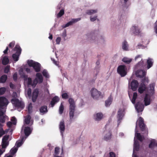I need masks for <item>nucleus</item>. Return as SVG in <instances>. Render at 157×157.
<instances>
[{
  "mask_svg": "<svg viewBox=\"0 0 157 157\" xmlns=\"http://www.w3.org/2000/svg\"><path fill=\"white\" fill-rule=\"evenodd\" d=\"M147 89L144 83H142L141 84L138 88V92L140 94L143 93Z\"/></svg>",
  "mask_w": 157,
  "mask_h": 157,
  "instance_id": "nucleus-25",
  "label": "nucleus"
},
{
  "mask_svg": "<svg viewBox=\"0 0 157 157\" xmlns=\"http://www.w3.org/2000/svg\"><path fill=\"white\" fill-rule=\"evenodd\" d=\"M98 11L97 9L89 10L86 11V13L88 15H91L97 13L98 12Z\"/></svg>",
  "mask_w": 157,
  "mask_h": 157,
  "instance_id": "nucleus-33",
  "label": "nucleus"
},
{
  "mask_svg": "<svg viewBox=\"0 0 157 157\" xmlns=\"http://www.w3.org/2000/svg\"><path fill=\"white\" fill-rule=\"evenodd\" d=\"M135 61L140 60V62L135 65L134 67L135 70L136 71L137 69H142L144 67V61L141 58V55H139L136 56L135 57Z\"/></svg>",
  "mask_w": 157,
  "mask_h": 157,
  "instance_id": "nucleus-8",
  "label": "nucleus"
},
{
  "mask_svg": "<svg viewBox=\"0 0 157 157\" xmlns=\"http://www.w3.org/2000/svg\"><path fill=\"white\" fill-rule=\"evenodd\" d=\"M15 44V42L13 41L12 42L10 43L9 44V47L12 48L13 47Z\"/></svg>",
  "mask_w": 157,
  "mask_h": 157,
  "instance_id": "nucleus-56",
  "label": "nucleus"
},
{
  "mask_svg": "<svg viewBox=\"0 0 157 157\" xmlns=\"http://www.w3.org/2000/svg\"><path fill=\"white\" fill-rule=\"evenodd\" d=\"M122 48L123 50L125 51L128 50V45L127 42L126 41H124L122 43Z\"/></svg>",
  "mask_w": 157,
  "mask_h": 157,
  "instance_id": "nucleus-36",
  "label": "nucleus"
},
{
  "mask_svg": "<svg viewBox=\"0 0 157 157\" xmlns=\"http://www.w3.org/2000/svg\"><path fill=\"white\" fill-rule=\"evenodd\" d=\"M130 86L132 90L134 91L136 90L138 87L139 83L136 80H133L131 82Z\"/></svg>",
  "mask_w": 157,
  "mask_h": 157,
  "instance_id": "nucleus-16",
  "label": "nucleus"
},
{
  "mask_svg": "<svg viewBox=\"0 0 157 157\" xmlns=\"http://www.w3.org/2000/svg\"><path fill=\"white\" fill-rule=\"evenodd\" d=\"M10 70V66H8L5 68L4 72L5 73H7L9 72Z\"/></svg>",
  "mask_w": 157,
  "mask_h": 157,
  "instance_id": "nucleus-52",
  "label": "nucleus"
},
{
  "mask_svg": "<svg viewBox=\"0 0 157 157\" xmlns=\"http://www.w3.org/2000/svg\"><path fill=\"white\" fill-rule=\"evenodd\" d=\"M31 93V90L30 88H29L27 90V94L29 97H30Z\"/></svg>",
  "mask_w": 157,
  "mask_h": 157,
  "instance_id": "nucleus-54",
  "label": "nucleus"
},
{
  "mask_svg": "<svg viewBox=\"0 0 157 157\" xmlns=\"http://www.w3.org/2000/svg\"><path fill=\"white\" fill-rule=\"evenodd\" d=\"M63 153L62 150H60L58 147H56L55 148L54 153L53 155H61Z\"/></svg>",
  "mask_w": 157,
  "mask_h": 157,
  "instance_id": "nucleus-26",
  "label": "nucleus"
},
{
  "mask_svg": "<svg viewBox=\"0 0 157 157\" xmlns=\"http://www.w3.org/2000/svg\"><path fill=\"white\" fill-rule=\"evenodd\" d=\"M137 127V124H136V126L135 136H136L137 139H138L139 140H140L141 141H142L144 139V137L141 136L140 133L137 132H138V131H137L136 130Z\"/></svg>",
  "mask_w": 157,
  "mask_h": 157,
  "instance_id": "nucleus-27",
  "label": "nucleus"
},
{
  "mask_svg": "<svg viewBox=\"0 0 157 157\" xmlns=\"http://www.w3.org/2000/svg\"><path fill=\"white\" fill-rule=\"evenodd\" d=\"M90 20L91 22L97 20H98V19L97 18V16L96 15H95L94 16H91L90 17Z\"/></svg>",
  "mask_w": 157,
  "mask_h": 157,
  "instance_id": "nucleus-45",
  "label": "nucleus"
},
{
  "mask_svg": "<svg viewBox=\"0 0 157 157\" xmlns=\"http://www.w3.org/2000/svg\"><path fill=\"white\" fill-rule=\"evenodd\" d=\"M8 49V47H7L6 49L3 51L4 53V54L7 53Z\"/></svg>",
  "mask_w": 157,
  "mask_h": 157,
  "instance_id": "nucleus-63",
  "label": "nucleus"
},
{
  "mask_svg": "<svg viewBox=\"0 0 157 157\" xmlns=\"http://www.w3.org/2000/svg\"><path fill=\"white\" fill-rule=\"evenodd\" d=\"M119 136L121 137H122L124 136V134L123 132H120L119 134Z\"/></svg>",
  "mask_w": 157,
  "mask_h": 157,
  "instance_id": "nucleus-64",
  "label": "nucleus"
},
{
  "mask_svg": "<svg viewBox=\"0 0 157 157\" xmlns=\"http://www.w3.org/2000/svg\"><path fill=\"white\" fill-rule=\"evenodd\" d=\"M7 132L8 130L4 131L2 128H0V137L6 133H7Z\"/></svg>",
  "mask_w": 157,
  "mask_h": 157,
  "instance_id": "nucleus-47",
  "label": "nucleus"
},
{
  "mask_svg": "<svg viewBox=\"0 0 157 157\" xmlns=\"http://www.w3.org/2000/svg\"><path fill=\"white\" fill-rule=\"evenodd\" d=\"M42 74L46 78H48L49 77L47 71L45 70H44L43 71Z\"/></svg>",
  "mask_w": 157,
  "mask_h": 157,
  "instance_id": "nucleus-46",
  "label": "nucleus"
},
{
  "mask_svg": "<svg viewBox=\"0 0 157 157\" xmlns=\"http://www.w3.org/2000/svg\"><path fill=\"white\" fill-rule=\"evenodd\" d=\"M131 30L134 34L136 35H139L141 32L139 26L136 25H133L131 28Z\"/></svg>",
  "mask_w": 157,
  "mask_h": 157,
  "instance_id": "nucleus-13",
  "label": "nucleus"
},
{
  "mask_svg": "<svg viewBox=\"0 0 157 157\" xmlns=\"http://www.w3.org/2000/svg\"><path fill=\"white\" fill-rule=\"evenodd\" d=\"M124 114V109L123 108L120 109L118 112L117 118H118L119 121L120 119H122Z\"/></svg>",
  "mask_w": 157,
  "mask_h": 157,
  "instance_id": "nucleus-22",
  "label": "nucleus"
},
{
  "mask_svg": "<svg viewBox=\"0 0 157 157\" xmlns=\"http://www.w3.org/2000/svg\"><path fill=\"white\" fill-rule=\"evenodd\" d=\"M139 123V125L140 128L143 130V129H145V125L144 124L143 120V118L140 117L137 121L136 123Z\"/></svg>",
  "mask_w": 157,
  "mask_h": 157,
  "instance_id": "nucleus-24",
  "label": "nucleus"
},
{
  "mask_svg": "<svg viewBox=\"0 0 157 157\" xmlns=\"http://www.w3.org/2000/svg\"><path fill=\"white\" fill-rule=\"evenodd\" d=\"M53 61L54 63L57 66H58V63L56 61H55L54 59H51Z\"/></svg>",
  "mask_w": 157,
  "mask_h": 157,
  "instance_id": "nucleus-59",
  "label": "nucleus"
},
{
  "mask_svg": "<svg viewBox=\"0 0 157 157\" xmlns=\"http://www.w3.org/2000/svg\"><path fill=\"white\" fill-rule=\"evenodd\" d=\"M137 97V93L134 92L133 94V97L131 100L132 103L134 104L135 103V101Z\"/></svg>",
  "mask_w": 157,
  "mask_h": 157,
  "instance_id": "nucleus-38",
  "label": "nucleus"
},
{
  "mask_svg": "<svg viewBox=\"0 0 157 157\" xmlns=\"http://www.w3.org/2000/svg\"><path fill=\"white\" fill-rule=\"evenodd\" d=\"M17 73H15L13 75V78L14 80H17Z\"/></svg>",
  "mask_w": 157,
  "mask_h": 157,
  "instance_id": "nucleus-55",
  "label": "nucleus"
},
{
  "mask_svg": "<svg viewBox=\"0 0 157 157\" xmlns=\"http://www.w3.org/2000/svg\"><path fill=\"white\" fill-rule=\"evenodd\" d=\"M154 30L155 33L157 34V20L154 24Z\"/></svg>",
  "mask_w": 157,
  "mask_h": 157,
  "instance_id": "nucleus-51",
  "label": "nucleus"
},
{
  "mask_svg": "<svg viewBox=\"0 0 157 157\" xmlns=\"http://www.w3.org/2000/svg\"><path fill=\"white\" fill-rule=\"evenodd\" d=\"M134 141L133 152L132 157H137L136 155H134V153L135 151H137L139 150V145L138 144V141H136L135 140V139H134Z\"/></svg>",
  "mask_w": 157,
  "mask_h": 157,
  "instance_id": "nucleus-20",
  "label": "nucleus"
},
{
  "mask_svg": "<svg viewBox=\"0 0 157 157\" xmlns=\"http://www.w3.org/2000/svg\"><path fill=\"white\" fill-rule=\"evenodd\" d=\"M155 10L152 9L151 10L150 13V16L152 18H153L155 15Z\"/></svg>",
  "mask_w": 157,
  "mask_h": 157,
  "instance_id": "nucleus-44",
  "label": "nucleus"
},
{
  "mask_svg": "<svg viewBox=\"0 0 157 157\" xmlns=\"http://www.w3.org/2000/svg\"><path fill=\"white\" fill-rule=\"evenodd\" d=\"M59 101V98L58 96H55L54 97L51 102V105L52 107H53L55 104L58 102Z\"/></svg>",
  "mask_w": 157,
  "mask_h": 157,
  "instance_id": "nucleus-30",
  "label": "nucleus"
},
{
  "mask_svg": "<svg viewBox=\"0 0 157 157\" xmlns=\"http://www.w3.org/2000/svg\"><path fill=\"white\" fill-rule=\"evenodd\" d=\"M127 68L125 65L119 66L117 68V71L122 77L125 76L127 74Z\"/></svg>",
  "mask_w": 157,
  "mask_h": 157,
  "instance_id": "nucleus-12",
  "label": "nucleus"
},
{
  "mask_svg": "<svg viewBox=\"0 0 157 157\" xmlns=\"http://www.w3.org/2000/svg\"><path fill=\"white\" fill-rule=\"evenodd\" d=\"M43 81V77L40 73H37L36 75L35 79L32 81L31 78H28L25 80V86H32L34 88L35 87L37 83H41Z\"/></svg>",
  "mask_w": 157,
  "mask_h": 157,
  "instance_id": "nucleus-2",
  "label": "nucleus"
},
{
  "mask_svg": "<svg viewBox=\"0 0 157 157\" xmlns=\"http://www.w3.org/2000/svg\"><path fill=\"white\" fill-rule=\"evenodd\" d=\"M32 129L28 127H25L24 129V132L25 136H29L31 133Z\"/></svg>",
  "mask_w": 157,
  "mask_h": 157,
  "instance_id": "nucleus-31",
  "label": "nucleus"
},
{
  "mask_svg": "<svg viewBox=\"0 0 157 157\" xmlns=\"http://www.w3.org/2000/svg\"><path fill=\"white\" fill-rule=\"evenodd\" d=\"M31 119V117L30 116L28 115L25 118L24 122V124H29L30 120Z\"/></svg>",
  "mask_w": 157,
  "mask_h": 157,
  "instance_id": "nucleus-39",
  "label": "nucleus"
},
{
  "mask_svg": "<svg viewBox=\"0 0 157 157\" xmlns=\"http://www.w3.org/2000/svg\"><path fill=\"white\" fill-rule=\"evenodd\" d=\"M40 111L41 113H44L47 111V107L45 106H42L40 109Z\"/></svg>",
  "mask_w": 157,
  "mask_h": 157,
  "instance_id": "nucleus-40",
  "label": "nucleus"
},
{
  "mask_svg": "<svg viewBox=\"0 0 157 157\" xmlns=\"http://www.w3.org/2000/svg\"><path fill=\"white\" fill-rule=\"evenodd\" d=\"M122 61L127 64L130 63L132 60V59L127 57H124L122 59Z\"/></svg>",
  "mask_w": 157,
  "mask_h": 157,
  "instance_id": "nucleus-35",
  "label": "nucleus"
},
{
  "mask_svg": "<svg viewBox=\"0 0 157 157\" xmlns=\"http://www.w3.org/2000/svg\"><path fill=\"white\" fill-rule=\"evenodd\" d=\"M103 118V115L101 113H95L93 115V118L96 121H100Z\"/></svg>",
  "mask_w": 157,
  "mask_h": 157,
  "instance_id": "nucleus-15",
  "label": "nucleus"
},
{
  "mask_svg": "<svg viewBox=\"0 0 157 157\" xmlns=\"http://www.w3.org/2000/svg\"><path fill=\"white\" fill-rule=\"evenodd\" d=\"M68 102L70 105L69 107L70 120L71 121L74 116L76 105L74 100L71 98H70L69 99Z\"/></svg>",
  "mask_w": 157,
  "mask_h": 157,
  "instance_id": "nucleus-5",
  "label": "nucleus"
},
{
  "mask_svg": "<svg viewBox=\"0 0 157 157\" xmlns=\"http://www.w3.org/2000/svg\"><path fill=\"white\" fill-rule=\"evenodd\" d=\"M59 126L61 134L63 136V132H64L65 129L64 121L63 120H62L60 122Z\"/></svg>",
  "mask_w": 157,
  "mask_h": 157,
  "instance_id": "nucleus-19",
  "label": "nucleus"
},
{
  "mask_svg": "<svg viewBox=\"0 0 157 157\" xmlns=\"http://www.w3.org/2000/svg\"><path fill=\"white\" fill-rule=\"evenodd\" d=\"M13 51L16 53L13 54L12 57L14 60L16 62L19 59V56L21 52V49L18 45H16Z\"/></svg>",
  "mask_w": 157,
  "mask_h": 157,
  "instance_id": "nucleus-11",
  "label": "nucleus"
},
{
  "mask_svg": "<svg viewBox=\"0 0 157 157\" xmlns=\"http://www.w3.org/2000/svg\"><path fill=\"white\" fill-rule=\"evenodd\" d=\"M146 72L142 69L137 70L136 73V76L139 77L144 76L146 75Z\"/></svg>",
  "mask_w": 157,
  "mask_h": 157,
  "instance_id": "nucleus-18",
  "label": "nucleus"
},
{
  "mask_svg": "<svg viewBox=\"0 0 157 157\" xmlns=\"http://www.w3.org/2000/svg\"><path fill=\"white\" fill-rule=\"evenodd\" d=\"M39 91L37 89H35L33 91L32 94V99L33 101L35 102L38 95Z\"/></svg>",
  "mask_w": 157,
  "mask_h": 157,
  "instance_id": "nucleus-23",
  "label": "nucleus"
},
{
  "mask_svg": "<svg viewBox=\"0 0 157 157\" xmlns=\"http://www.w3.org/2000/svg\"><path fill=\"white\" fill-rule=\"evenodd\" d=\"M13 98L11 100V102L13 105L17 108L18 110L20 111L24 107V103L21 101H20L18 99L16 98L17 97V95L15 92H14L12 95Z\"/></svg>",
  "mask_w": 157,
  "mask_h": 157,
  "instance_id": "nucleus-4",
  "label": "nucleus"
},
{
  "mask_svg": "<svg viewBox=\"0 0 157 157\" xmlns=\"http://www.w3.org/2000/svg\"><path fill=\"white\" fill-rule=\"evenodd\" d=\"M8 102L7 99L3 97H0V116L3 117V118L0 119V122L3 123L5 121V119L7 117H5L4 114L5 113L6 107L8 104Z\"/></svg>",
  "mask_w": 157,
  "mask_h": 157,
  "instance_id": "nucleus-3",
  "label": "nucleus"
},
{
  "mask_svg": "<svg viewBox=\"0 0 157 157\" xmlns=\"http://www.w3.org/2000/svg\"><path fill=\"white\" fill-rule=\"evenodd\" d=\"M60 42V40H53V43L54 44H59Z\"/></svg>",
  "mask_w": 157,
  "mask_h": 157,
  "instance_id": "nucleus-53",
  "label": "nucleus"
},
{
  "mask_svg": "<svg viewBox=\"0 0 157 157\" xmlns=\"http://www.w3.org/2000/svg\"><path fill=\"white\" fill-rule=\"evenodd\" d=\"M157 145V142L155 140H151V143L149 144V147L151 148H153L155 147Z\"/></svg>",
  "mask_w": 157,
  "mask_h": 157,
  "instance_id": "nucleus-32",
  "label": "nucleus"
},
{
  "mask_svg": "<svg viewBox=\"0 0 157 157\" xmlns=\"http://www.w3.org/2000/svg\"><path fill=\"white\" fill-rule=\"evenodd\" d=\"M90 93L91 97L95 100H98L102 96L101 92L94 88L91 89Z\"/></svg>",
  "mask_w": 157,
  "mask_h": 157,
  "instance_id": "nucleus-6",
  "label": "nucleus"
},
{
  "mask_svg": "<svg viewBox=\"0 0 157 157\" xmlns=\"http://www.w3.org/2000/svg\"><path fill=\"white\" fill-rule=\"evenodd\" d=\"M9 136L6 135L2 139V148L0 149V155H1L5 151V148L9 145L8 139Z\"/></svg>",
  "mask_w": 157,
  "mask_h": 157,
  "instance_id": "nucleus-7",
  "label": "nucleus"
},
{
  "mask_svg": "<svg viewBox=\"0 0 157 157\" xmlns=\"http://www.w3.org/2000/svg\"><path fill=\"white\" fill-rule=\"evenodd\" d=\"M63 102H62L59 107V112L60 114L62 113L64 109V106L63 105Z\"/></svg>",
  "mask_w": 157,
  "mask_h": 157,
  "instance_id": "nucleus-42",
  "label": "nucleus"
},
{
  "mask_svg": "<svg viewBox=\"0 0 157 157\" xmlns=\"http://www.w3.org/2000/svg\"><path fill=\"white\" fill-rule=\"evenodd\" d=\"M81 20V18H75V19H72L71 21L66 24L65 25H62V27L63 28H65L68 27L69 26L72 25L73 24L76 23V22L80 21Z\"/></svg>",
  "mask_w": 157,
  "mask_h": 157,
  "instance_id": "nucleus-14",
  "label": "nucleus"
},
{
  "mask_svg": "<svg viewBox=\"0 0 157 157\" xmlns=\"http://www.w3.org/2000/svg\"><path fill=\"white\" fill-rule=\"evenodd\" d=\"M7 78V76L6 75H3L1 76L0 78V82L2 83L5 82Z\"/></svg>",
  "mask_w": 157,
  "mask_h": 157,
  "instance_id": "nucleus-41",
  "label": "nucleus"
},
{
  "mask_svg": "<svg viewBox=\"0 0 157 157\" xmlns=\"http://www.w3.org/2000/svg\"><path fill=\"white\" fill-rule=\"evenodd\" d=\"M27 63L29 66L33 67L36 72L40 71V65L38 63L32 60H29L27 61Z\"/></svg>",
  "mask_w": 157,
  "mask_h": 157,
  "instance_id": "nucleus-10",
  "label": "nucleus"
},
{
  "mask_svg": "<svg viewBox=\"0 0 157 157\" xmlns=\"http://www.w3.org/2000/svg\"><path fill=\"white\" fill-rule=\"evenodd\" d=\"M112 137L111 133L109 131H106L104 132V139L108 141L111 139Z\"/></svg>",
  "mask_w": 157,
  "mask_h": 157,
  "instance_id": "nucleus-17",
  "label": "nucleus"
},
{
  "mask_svg": "<svg viewBox=\"0 0 157 157\" xmlns=\"http://www.w3.org/2000/svg\"><path fill=\"white\" fill-rule=\"evenodd\" d=\"M25 69L28 73H30L31 71L30 69L29 68L25 67Z\"/></svg>",
  "mask_w": 157,
  "mask_h": 157,
  "instance_id": "nucleus-60",
  "label": "nucleus"
},
{
  "mask_svg": "<svg viewBox=\"0 0 157 157\" xmlns=\"http://www.w3.org/2000/svg\"><path fill=\"white\" fill-rule=\"evenodd\" d=\"M6 91V89L4 87L0 88V95L3 94Z\"/></svg>",
  "mask_w": 157,
  "mask_h": 157,
  "instance_id": "nucleus-49",
  "label": "nucleus"
},
{
  "mask_svg": "<svg viewBox=\"0 0 157 157\" xmlns=\"http://www.w3.org/2000/svg\"><path fill=\"white\" fill-rule=\"evenodd\" d=\"M113 100V99L111 97H109L108 99L105 101V105L106 106H109L111 104Z\"/></svg>",
  "mask_w": 157,
  "mask_h": 157,
  "instance_id": "nucleus-34",
  "label": "nucleus"
},
{
  "mask_svg": "<svg viewBox=\"0 0 157 157\" xmlns=\"http://www.w3.org/2000/svg\"><path fill=\"white\" fill-rule=\"evenodd\" d=\"M154 63V61L153 59L149 58L147 60V66L146 68L147 69H148L151 67Z\"/></svg>",
  "mask_w": 157,
  "mask_h": 157,
  "instance_id": "nucleus-21",
  "label": "nucleus"
},
{
  "mask_svg": "<svg viewBox=\"0 0 157 157\" xmlns=\"http://www.w3.org/2000/svg\"><path fill=\"white\" fill-rule=\"evenodd\" d=\"M155 84L154 83L150 85L147 89V92L144 98V105L140 102H138L135 106L136 109L138 113L142 112L145 106L150 105L153 100V95L154 93Z\"/></svg>",
  "mask_w": 157,
  "mask_h": 157,
  "instance_id": "nucleus-1",
  "label": "nucleus"
},
{
  "mask_svg": "<svg viewBox=\"0 0 157 157\" xmlns=\"http://www.w3.org/2000/svg\"><path fill=\"white\" fill-rule=\"evenodd\" d=\"M10 87L11 88H13L14 87V85L12 83H10Z\"/></svg>",
  "mask_w": 157,
  "mask_h": 157,
  "instance_id": "nucleus-62",
  "label": "nucleus"
},
{
  "mask_svg": "<svg viewBox=\"0 0 157 157\" xmlns=\"http://www.w3.org/2000/svg\"><path fill=\"white\" fill-rule=\"evenodd\" d=\"M62 97L64 99H67L68 98V96L67 93H63L62 94Z\"/></svg>",
  "mask_w": 157,
  "mask_h": 157,
  "instance_id": "nucleus-50",
  "label": "nucleus"
},
{
  "mask_svg": "<svg viewBox=\"0 0 157 157\" xmlns=\"http://www.w3.org/2000/svg\"><path fill=\"white\" fill-rule=\"evenodd\" d=\"M64 13V10L63 9H61L57 15L56 17L57 18H59L63 16Z\"/></svg>",
  "mask_w": 157,
  "mask_h": 157,
  "instance_id": "nucleus-43",
  "label": "nucleus"
},
{
  "mask_svg": "<svg viewBox=\"0 0 157 157\" xmlns=\"http://www.w3.org/2000/svg\"><path fill=\"white\" fill-rule=\"evenodd\" d=\"M9 61V59L7 56H4L2 59V63L4 65L7 64Z\"/></svg>",
  "mask_w": 157,
  "mask_h": 157,
  "instance_id": "nucleus-37",
  "label": "nucleus"
},
{
  "mask_svg": "<svg viewBox=\"0 0 157 157\" xmlns=\"http://www.w3.org/2000/svg\"><path fill=\"white\" fill-rule=\"evenodd\" d=\"M19 74L20 75L21 77L24 78V84H25V80L26 78H28L27 75H25L23 72V69L20 68L19 70Z\"/></svg>",
  "mask_w": 157,
  "mask_h": 157,
  "instance_id": "nucleus-29",
  "label": "nucleus"
},
{
  "mask_svg": "<svg viewBox=\"0 0 157 157\" xmlns=\"http://www.w3.org/2000/svg\"><path fill=\"white\" fill-rule=\"evenodd\" d=\"M149 80L147 77L145 78L144 81V82L145 83L146 82H147V83H148L149 82Z\"/></svg>",
  "mask_w": 157,
  "mask_h": 157,
  "instance_id": "nucleus-61",
  "label": "nucleus"
},
{
  "mask_svg": "<svg viewBox=\"0 0 157 157\" xmlns=\"http://www.w3.org/2000/svg\"><path fill=\"white\" fill-rule=\"evenodd\" d=\"M11 121H12V123H11V122L9 121L7 123V125L9 128H10L11 127L12 124L15 125L16 124L17 120L14 117H12L11 119Z\"/></svg>",
  "mask_w": 157,
  "mask_h": 157,
  "instance_id": "nucleus-28",
  "label": "nucleus"
},
{
  "mask_svg": "<svg viewBox=\"0 0 157 157\" xmlns=\"http://www.w3.org/2000/svg\"><path fill=\"white\" fill-rule=\"evenodd\" d=\"M66 31L65 30L63 31V32L62 33V36L63 38H64L66 36Z\"/></svg>",
  "mask_w": 157,
  "mask_h": 157,
  "instance_id": "nucleus-57",
  "label": "nucleus"
},
{
  "mask_svg": "<svg viewBox=\"0 0 157 157\" xmlns=\"http://www.w3.org/2000/svg\"><path fill=\"white\" fill-rule=\"evenodd\" d=\"M109 157H115V154L113 152H110Z\"/></svg>",
  "mask_w": 157,
  "mask_h": 157,
  "instance_id": "nucleus-58",
  "label": "nucleus"
},
{
  "mask_svg": "<svg viewBox=\"0 0 157 157\" xmlns=\"http://www.w3.org/2000/svg\"><path fill=\"white\" fill-rule=\"evenodd\" d=\"M32 106L31 103H30L28 106V109L29 113H31L32 112Z\"/></svg>",
  "mask_w": 157,
  "mask_h": 157,
  "instance_id": "nucleus-48",
  "label": "nucleus"
},
{
  "mask_svg": "<svg viewBox=\"0 0 157 157\" xmlns=\"http://www.w3.org/2000/svg\"><path fill=\"white\" fill-rule=\"evenodd\" d=\"M26 138V137H23L22 138L21 141H18L16 142L15 146L12 148L10 151V153L12 155H13L17 152L18 147L22 145L24 141L25 140Z\"/></svg>",
  "mask_w": 157,
  "mask_h": 157,
  "instance_id": "nucleus-9",
  "label": "nucleus"
}]
</instances>
